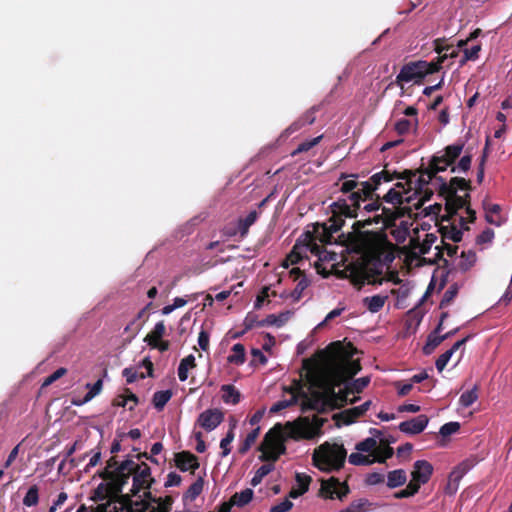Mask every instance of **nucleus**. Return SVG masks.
<instances>
[{
    "label": "nucleus",
    "instance_id": "57",
    "mask_svg": "<svg viewBox=\"0 0 512 512\" xmlns=\"http://www.w3.org/2000/svg\"><path fill=\"white\" fill-rule=\"evenodd\" d=\"M122 374L126 378L127 383H133L134 381H136L137 377H140L142 379L146 377L144 373L138 374V372L131 367L125 368Z\"/></svg>",
    "mask_w": 512,
    "mask_h": 512
},
{
    "label": "nucleus",
    "instance_id": "58",
    "mask_svg": "<svg viewBox=\"0 0 512 512\" xmlns=\"http://www.w3.org/2000/svg\"><path fill=\"white\" fill-rule=\"evenodd\" d=\"M470 165H471V156L465 155L460 159L457 166L452 167L451 171L452 172H456V171L466 172L470 168Z\"/></svg>",
    "mask_w": 512,
    "mask_h": 512
},
{
    "label": "nucleus",
    "instance_id": "29",
    "mask_svg": "<svg viewBox=\"0 0 512 512\" xmlns=\"http://www.w3.org/2000/svg\"><path fill=\"white\" fill-rule=\"evenodd\" d=\"M102 380H98L96 381L93 385L91 384H87V388H89V392L85 395V397L83 398V400H79V401H72V403L76 406H80L90 400H92L97 394L100 393L101 389H102Z\"/></svg>",
    "mask_w": 512,
    "mask_h": 512
},
{
    "label": "nucleus",
    "instance_id": "4",
    "mask_svg": "<svg viewBox=\"0 0 512 512\" xmlns=\"http://www.w3.org/2000/svg\"><path fill=\"white\" fill-rule=\"evenodd\" d=\"M420 175L414 180L412 190L414 196H420L417 203L413 204L415 209H419L433 195V191L427 188V185L435 179L439 182L440 193L446 197V210L454 214L465 205V199L457 195V191L467 190L470 184L464 178L454 177L447 183L442 177H436V173L428 166L418 171Z\"/></svg>",
    "mask_w": 512,
    "mask_h": 512
},
{
    "label": "nucleus",
    "instance_id": "62",
    "mask_svg": "<svg viewBox=\"0 0 512 512\" xmlns=\"http://www.w3.org/2000/svg\"><path fill=\"white\" fill-rule=\"evenodd\" d=\"M377 455L376 462L384 463L386 459L390 458L393 455V449L391 447H385L382 451H376Z\"/></svg>",
    "mask_w": 512,
    "mask_h": 512
},
{
    "label": "nucleus",
    "instance_id": "15",
    "mask_svg": "<svg viewBox=\"0 0 512 512\" xmlns=\"http://www.w3.org/2000/svg\"><path fill=\"white\" fill-rule=\"evenodd\" d=\"M175 462L181 471H195L199 467L197 457L188 451H182L175 454Z\"/></svg>",
    "mask_w": 512,
    "mask_h": 512
},
{
    "label": "nucleus",
    "instance_id": "61",
    "mask_svg": "<svg viewBox=\"0 0 512 512\" xmlns=\"http://www.w3.org/2000/svg\"><path fill=\"white\" fill-rule=\"evenodd\" d=\"M301 260V256L298 252L295 251V248L288 254L286 257L283 266L288 268L289 265L297 264Z\"/></svg>",
    "mask_w": 512,
    "mask_h": 512
},
{
    "label": "nucleus",
    "instance_id": "39",
    "mask_svg": "<svg viewBox=\"0 0 512 512\" xmlns=\"http://www.w3.org/2000/svg\"><path fill=\"white\" fill-rule=\"evenodd\" d=\"M204 480L200 477L198 478L190 487L188 488L185 497L190 501L195 500L203 490Z\"/></svg>",
    "mask_w": 512,
    "mask_h": 512
},
{
    "label": "nucleus",
    "instance_id": "49",
    "mask_svg": "<svg viewBox=\"0 0 512 512\" xmlns=\"http://www.w3.org/2000/svg\"><path fill=\"white\" fill-rule=\"evenodd\" d=\"M377 447V441L376 439L369 437L365 440L359 442L356 444V450L359 452H372Z\"/></svg>",
    "mask_w": 512,
    "mask_h": 512
},
{
    "label": "nucleus",
    "instance_id": "25",
    "mask_svg": "<svg viewBox=\"0 0 512 512\" xmlns=\"http://www.w3.org/2000/svg\"><path fill=\"white\" fill-rule=\"evenodd\" d=\"M222 399L225 403L237 404L240 401V393L233 385H223Z\"/></svg>",
    "mask_w": 512,
    "mask_h": 512
},
{
    "label": "nucleus",
    "instance_id": "37",
    "mask_svg": "<svg viewBox=\"0 0 512 512\" xmlns=\"http://www.w3.org/2000/svg\"><path fill=\"white\" fill-rule=\"evenodd\" d=\"M274 469L273 464H264L255 472L253 478L251 479V485L257 486L261 483L263 478L268 475Z\"/></svg>",
    "mask_w": 512,
    "mask_h": 512
},
{
    "label": "nucleus",
    "instance_id": "7",
    "mask_svg": "<svg viewBox=\"0 0 512 512\" xmlns=\"http://www.w3.org/2000/svg\"><path fill=\"white\" fill-rule=\"evenodd\" d=\"M346 456L347 451L343 445L325 442L314 450L312 460L320 470L331 472L343 467Z\"/></svg>",
    "mask_w": 512,
    "mask_h": 512
},
{
    "label": "nucleus",
    "instance_id": "2",
    "mask_svg": "<svg viewBox=\"0 0 512 512\" xmlns=\"http://www.w3.org/2000/svg\"><path fill=\"white\" fill-rule=\"evenodd\" d=\"M361 370L360 363L349 359L331 360L321 370L317 385L322 391H313L311 395L304 392L301 410H316L323 412L327 407L338 408L346 403V395L336 393L335 388L340 386L347 378H351Z\"/></svg>",
    "mask_w": 512,
    "mask_h": 512
},
{
    "label": "nucleus",
    "instance_id": "51",
    "mask_svg": "<svg viewBox=\"0 0 512 512\" xmlns=\"http://www.w3.org/2000/svg\"><path fill=\"white\" fill-rule=\"evenodd\" d=\"M419 490V487L417 486V483H413L412 481L409 482L407 487L401 491H398L394 494V497L397 499L401 498H408L413 495H415Z\"/></svg>",
    "mask_w": 512,
    "mask_h": 512
},
{
    "label": "nucleus",
    "instance_id": "47",
    "mask_svg": "<svg viewBox=\"0 0 512 512\" xmlns=\"http://www.w3.org/2000/svg\"><path fill=\"white\" fill-rule=\"evenodd\" d=\"M310 285V281L305 277L302 276V278L298 281L295 289L290 293V297L293 299V301H298L302 297L303 291Z\"/></svg>",
    "mask_w": 512,
    "mask_h": 512
},
{
    "label": "nucleus",
    "instance_id": "46",
    "mask_svg": "<svg viewBox=\"0 0 512 512\" xmlns=\"http://www.w3.org/2000/svg\"><path fill=\"white\" fill-rule=\"evenodd\" d=\"M291 393H292V396L290 399L288 400H281V401H277L276 403H274L271 408H270V412L271 413H277L293 404H295L297 402V395L294 393V391L291 390Z\"/></svg>",
    "mask_w": 512,
    "mask_h": 512
},
{
    "label": "nucleus",
    "instance_id": "28",
    "mask_svg": "<svg viewBox=\"0 0 512 512\" xmlns=\"http://www.w3.org/2000/svg\"><path fill=\"white\" fill-rule=\"evenodd\" d=\"M172 392L170 390L157 391L153 395V405L154 407L161 411L167 402L171 399Z\"/></svg>",
    "mask_w": 512,
    "mask_h": 512
},
{
    "label": "nucleus",
    "instance_id": "13",
    "mask_svg": "<svg viewBox=\"0 0 512 512\" xmlns=\"http://www.w3.org/2000/svg\"><path fill=\"white\" fill-rule=\"evenodd\" d=\"M150 468L143 464L135 471L131 492L136 496L140 490L149 488Z\"/></svg>",
    "mask_w": 512,
    "mask_h": 512
},
{
    "label": "nucleus",
    "instance_id": "17",
    "mask_svg": "<svg viewBox=\"0 0 512 512\" xmlns=\"http://www.w3.org/2000/svg\"><path fill=\"white\" fill-rule=\"evenodd\" d=\"M371 401L368 400L362 405L347 409L341 413V417L345 424L352 423L356 418L362 416L370 407Z\"/></svg>",
    "mask_w": 512,
    "mask_h": 512
},
{
    "label": "nucleus",
    "instance_id": "35",
    "mask_svg": "<svg viewBox=\"0 0 512 512\" xmlns=\"http://www.w3.org/2000/svg\"><path fill=\"white\" fill-rule=\"evenodd\" d=\"M476 262V254L474 252H462L461 260L458 263V267L461 271L469 270Z\"/></svg>",
    "mask_w": 512,
    "mask_h": 512
},
{
    "label": "nucleus",
    "instance_id": "53",
    "mask_svg": "<svg viewBox=\"0 0 512 512\" xmlns=\"http://www.w3.org/2000/svg\"><path fill=\"white\" fill-rule=\"evenodd\" d=\"M295 479L299 490L303 491V493L308 491L309 484L312 480L310 476L304 473H296Z\"/></svg>",
    "mask_w": 512,
    "mask_h": 512
},
{
    "label": "nucleus",
    "instance_id": "36",
    "mask_svg": "<svg viewBox=\"0 0 512 512\" xmlns=\"http://www.w3.org/2000/svg\"><path fill=\"white\" fill-rule=\"evenodd\" d=\"M469 470V465L467 463H461L449 474L448 480L453 484H457L459 486V482L464 476V474Z\"/></svg>",
    "mask_w": 512,
    "mask_h": 512
},
{
    "label": "nucleus",
    "instance_id": "40",
    "mask_svg": "<svg viewBox=\"0 0 512 512\" xmlns=\"http://www.w3.org/2000/svg\"><path fill=\"white\" fill-rule=\"evenodd\" d=\"M236 426V422L233 423L229 431L227 432L226 436L221 440L220 447L222 449V456H227L231 449L230 444L234 440V428Z\"/></svg>",
    "mask_w": 512,
    "mask_h": 512
},
{
    "label": "nucleus",
    "instance_id": "26",
    "mask_svg": "<svg viewBox=\"0 0 512 512\" xmlns=\"http://www.w3.org/2000/svg\"><path fill=\"white\" fill-rule=\"evenodd\" d=\"M258 218L257 211H251L244 219H240L238 222V228L241 237H245L248 233L250 226H252Z\"/></svg>",
    "mask_w": 512,
    "mask_h": 512
},
{
    "label": "nucleus",
    "instance_id": "55",
    "mask_svg": "<svg viewBox=\"0 0 512 512\" xmlns=\"http://www.w3.org/2000/svg\"><path fill=\"white\" fill-rule=\"evenodd\" d=\"M459 428H460V424L458 422H449V423L444 424L440 428V434L443 437H446V436H449V435L457 432L459 430Z\"/></svg>",
    "mask_w": 512,
    "mask_h": 512
},
{
    "label": "nucleus",
    "instance_id": "50",
    "mask_svg": "<svg viewBox=\"0 0 512 512\" xmlns=\"http://www.w3.org/2000/svg\"><path fill=\"white\" fill-rule=\"evenodd\" d=\"M481 50V46L479 44H474L470 48L464 49V56L460 60V64L463 65L469 60H475L478 58V53Z\"/></svg>",
    "mask_w": 512,
    "mask_h": 512
},
{
    "label": "nucleus",
    "instance_id": "18",
    "mask_svg": "<svg viewBox=\"0 0 512 512\" xmlns=\"http://www.w3.org/2000/svg\"><path fill=\"white\" fill-rule=\"evenodd\" d=\"M291 311H284L281 312L278 315L270 314L268 315L264 320L258 323L259 326H276L281 327L283 326L292 316Z\"/></svg>",
    "mask_w": 512,
    "mask_h": 512
},
{
    "label": "nucleus",
    "instance_id": "19",
    "mask_svg": "<svg viewBox=\"0 0 512 512\" xmlns=\"http://www.w3.org/2000/svg\"><path fill=\"white\" fill-rule=\"evenodd\" d=\"M388 300L387 295H374L371 297H365L363 299V305L367 308L371 313L379 312L385 305Z\"/></svg>",
    "mask_w": 512,
    "mask_h": 512
},
{
    "label": "nucleus",
    "instance_id": "10",
    "mask_svg": "<svg viewBox=\"0 0 512 512\" xmlns=\"http://www.w3.org/2000/svg\"><path fill=\"white\" fill-rule=\"evenodd\" d=\"M321 492L329 498H333L336 495L339 499H342L349 493V487L346 483H340L335 477H330L327 480H322Z\"/></svg>",
    "mask_w": 512,
    "mask_h": 512
},
{
    "label": "nucleus",
    "instance_id": "64",
    "mask_svg": "<svg viewBox=\"0 0 512 512\" xmlns=\"http://www.w3.org/2000/svg\"><path fill=\"white\" fill-rule=\"evenodd\" d=\"M384 481V475L381 473L373 472L367 475L366 483L368 485H376Z\"/></svg>",
    "mask_w": 512,
    "mask_h": 512
},
{
    "label": "nucleus",
    "instance_id": "1",
    "mask_svg": "<svg viewBox=\"0 0 512 512\" xmlns=\"http://www.w3.org/2000/svg\"><path fill=\"white\" fill-rule=\"evenodd\" d=\"M380 216L373 219L356 221L352 225V231L343 234V243L349 251L356 253V260L349 263L342 273L349 278L353 285L361 289L365 283L381 285L383 279L376 276L382 274V264L379 259L380 239L377 232L364 230L372 223H379Z\"/></svg>",
    "mask_w": 512,
    "mask_h": 512
},
{
    "label": "nucleus",
    "instance_id": "16",
    "mask_svg": "<svg viewBox=\"0 0 512 512\" xmlns=\"http://www.w3.org/2000/svg\"><path fill=\"white\" fill-rule=\"evenodd\" d=\"M441 330V323H439L435 330L429 334L427 342L423 347V353L425 355L431 354L438 345L448 339V335H438Z\"/></svg>",
    "mask_w": 512,
    "mask_h": 512
},
{
    "label": "nucleus",
    "instance_id": "59",
    "mask_svg": "<svg viewBox=\"0 0 512 512\" xmlns=\"http://www.w3.org/2000/svg\"><path fill=\"white\" fill-rule=\"evenodd\" d=\"M458 292V289L456 286H451L449 287V289H447L444 293V296H443V299L441 301V304L440 306L441 307H444V306H447L449 305V303L454 299V297L456 296Z\"/></svg>",
    "mask_w": 512,
    "mask_h": 512
},
{
    "label": "nucleus",
    "instance_id": "3",
    "mask_svg": "<svg viewBox=\"0 0 512 512\" xmlns=\"http://www.w3.org/2000/svg\"><path fill=\"white\" fill-rule=\"evenodd\" d=\"M325 419L316 416L310 420L309 417H300L295 421L287 422L285 428L286 435L281 424H276L264 436L259 447L262 454L259 456L261 461H276L280 455L286 451L285 440L290 437L294 439L304 438L312 439L321 433V427Z\"/></svg>",
    "mask_w": 512,
    "mask_h": 512
},
{
    "label": "nucleus",
    "instance_id": "60",
    "mask_svg": "<svg viewBox=\"0 0 512 512\" xmlns=\"http://www.w3.org/2000/svg\"><path fill=\"white\" fill-rule=\"evenodd\" d=\"M366 504L367 501L363 499L354 501L343 512H363Z\"/></svg>",
    "mask_w": 512,
    "mask_h": 512
},
{
    "label": "nucleus",
    "instance_id": "56",
    "mask_svg": "<svg viewBox=\"0 0 512 512\" xmlns=\"http://www.w3.org/2000/svg\"><path fill=\"white\" fill-rule=\"evenodd\" d=\"M451 357L452 351L447 350L437 358L435 365L439 372H442L444 370Z\"/></svg>",
    "mask_w": 512,
    "mask_h": 512
},
{
    "label": "nucleus",
    "instance_id": "48",
    "mask_svg": "<svg viewBox=\"0 0 512 512\" xmlns=\"http://www.w3.org/2000/svg\"><path fill=\"white\" fill-rule=\"evenodd\" d=\"M322 139V136H318V137H315L311 140H307V141H304L302 142L301 144L298 145V147L292 152V156H295L296 154H299V153H302V152H307L309 151L311 148H313L314 146H316L320 140Z\"/></svg>",
    "mask_w": 512,
    "mask_h": 512
},
{
    "label": "nucleus",
    "instance_id": "41",
    "mask_svg": "<svg viewBox=\"0 0 512 512\" xmlns=\"http://www.w3.org/2000/svg\"><path fill=\"white\" fill-rule=\"evenodd\" d=\"M417 173H418V171L404 170L402 173H396L395 172V173L391 174L389 172V175L392 177V180L394 178L406 180V184L409 187L408 190L412 191V185H413L414 178L416 177Z\"/></svg>",
    "mask_w": 512,
    "mask_h": 512
},
{
    "label": "nucleus",
    "instance_id": "34",
    "mask_svg": "<svg viewBox=\"0 0 512 512\" xmlns=\"http://www.w3.org/2000/svg\"><path fill=\"white\" fill-rule=\"evenodd\" d=\"M486 209V220L490 224H494L499 226L501 224L499 212H500V206L498 204H491L488 207H485Z\"/></svg>",
    "mask_w": 512,
    "mask_h": 512
},
{
    "label": "nucleus",
    "instance_id": "8",
    "mask_svg": "<svg viewBox=\"0 0 512 512\" xmlns=\"http://www.w3.org/2000/svg\"><path fill=\"white\" fill-rule=\"evenodd\" d=\"M140 466L141 465L135 463L133 460L127 459L117 467V471L113 478V485L116 493L122 492L123 486L127 483L130 475L132 473L134 474Z\"/></svg>",
    "mask_w": 512,
    "mask_h": 512
},
{
    "label": "nucleus",
    "instance_id": "54",
    "mask_svg": "<svg viewBox=\"0 0 512 512\" xmlns=\"http://www.w3.org/2000/svg\"><path fill=\"white\" fill-rule=\"evenodd\" d=\"M66 373H67L66 368H63V367L58 368L55 372H53L50 376H48L44 380L42 387H47V386L51 385L52 383H54L55 381H57L58 379L63 377Z\"/></svg>",
    "mask_w": 512,
    "mask_h": 512
},
{
    "label": "nucleus",
    "instance_id": "45",
    "mask_svg": "<svg viewBox=\"0 0 512 512\" xmlns=\"http://www.w3.org/2000/svg\"><path fill=\"white\" fill-rule=\"evenodd\" d=\"M442 236L445 239L452 240L453 242H460L462 240V231L456 227H443L441 229Z\"/></svg>",
    "mask_w": 512,
    "mask_h": 512
},
{
    "label": "nucleus",
    "instance_id": "32",
    "mask_svg": "<svg viewBox=\"0 0 512 512\" xmlns=\"http://www.w3.org/2000/svg\"><path fill=\"white\" fill-rule=\"evenodd\" d=\"M165 331H166L165 324L163 321H160L155 324L151 333L146 335L144 341L147 342L148 345L153 343V341H159L165 334Z\"/></svg>",
    "mask_w": 512,
    "mask_h": 512
},
{
    "label": "nucleus",
    "instance_id": "42",
    "mask_svg": "<svg viewBox=\"0 0 512 512\" xmlns=\"http://www.w3.org/2000/svg\"><path fill=\"white\" fill-rule=\"evenodd\" d=\"M478 399L477 386H474L471 390L464 392L459 399L460 404L463 407L471 406Z\"/></svg>",
    "mask_w": 512,
    "mask_h": 512
},
{
    "label": "nucleus",
    "instance_id": "21",
    "mask_svg": "<svg viewBox=\"0 0 512 512\" xmlns=\"http://www.w3.org/2000/svg\"><path fill=\"white\" fill-rule=\"evenodd\" d=\"M370 383V377L365 376L354 380L352 383L346 385L345 389L340 390L338 393L346 395V402L348 401V395L351 393H360Z\"/></svg>",
    "mask_w": 512,
    "mask_h": 512
},
{
    "label": "nucleus",
    "instance_id": "22",
    "mask_svg": "<svg viewBox=\"0 0 512 512\" xmlns=\"http://www.w3.org/2000/svg\"><path fill=\"white\" fill-rule=\"evenodd\" d=\"M407 481L406 472L403 469L390 471L387 476V486L389 488H396L402 486Z\"/></svg>",
    "mask_w": 512,
    "mask_h": 512
},
{
    "label": "nucleus",
    "instance_id": "9",
    "mask_svg": "<svg viewBox=\"0 0 512 512\" xmlns=\"http://www.w3.org/2000/svg\"><path fill=\"white\" fill-rule=\"evenodd\" d=\"M426 66L424 63L410 62L404 65L400 73L396 77V84L402 86L404 82L416 81L417 79L423 78L421 68Z\"/></svg>",
    "mask_w": 512,
    "mask_h": 512
},
{
    "label": "nucleus",
    "instance_id": "24",
    "mask_svg": "<svg viewBox=\"0 0 512 512\" xmlns=\"http://www.w3.org/2000/svg\"><path fill=\"white\" fill-rule=\"evenodd\" d=\"M451 164L452 162L442 154L433 156L429 162V167L437 174L438 172L445 171Z\"/></svg>",
    "mask_w": 512,
    "mask_h": 512
},
{
    "label": "nucleus",
    "instance_id": "63",
    "mask_svg": "<svg viewBox=\"0 0 512 512\" xmlns=\"http://www.w3.org/2000/svg\"><path fill=\"white\" fill-rule=\"evenodd\" d=\"M293 504L290 500L285 499L281 503L273 506L270 512H287L292 508Z\"/></svg>",
    "mask_w": 512,
    "mask_h": 512
},
{
    "label": "nucleus",
    "instance_id": "38",
    "mask_svg": "<svg viewBox=\"0 0 512 512\" xmlns=\"http://www.w3.org/2000/svg\"><path fill=\"white\" fill-rule=\"evenodd\" d=\"M259 433L260 427H256L246 436L243 444L239 448L240 454H245L251 448V446L255 443L257 437L259 436Z\"/></svg>",
    "mask_w": 512,
    "mask_h": 512
},
{
    "label": "nucleus",
    "instance_id": "5",
    "mask_svg": "<svg viewBox=\"0 0 512 512\" xmlns=\"http://www.w3.org/2000/svg\"><path fill=\"white\" fill-rule=\"evenodd\" d=\"M382 181H392L389 171L384 170L376 173L365 182H357L354 179L344 181L340 190L343 193H349V195L347 199H339L334 203V212L345 217H357L356 211L360 207V202L370 198Z\"/></svg>",
    "mask_w": 512,
    "mask_h": 512
},
{
    "label": "nucleus",
    "instance_id": "23",
    "mask_svg": "<svg viewBox=\"0 0 512 512\" xmlns=\"http://www.w3.org/2000/svg\"><path fill=\"white\" fill-rule=\"evenodd\" d=\"M195 358L193 355H188L183 358L178 367V377L180 381H186L188 378V371L190 368L195 367Z\"/></svg>",
    "mask_w": 512,
    "mask_h": 512
},
{
    "label": "nucleus",
    "instance_id": "52",
    "mask_svg": "<svg viewBox=\"0 0 512 512\" xmlns=\"http://www.w3.org/2000/svg\"><path fill=\"white\" fill-rule=\"evenodd\" d=\"M442 62L443 61L441 60L440 57L437 62L419 61V63H424L426 65L423 68H421L423 76H426L428 74H432V73L439 71V69L441 68Z\"/></svg>",
    "mask_w": 512,
    "mask_h": 512
},
{
    "label": "nucleus",
    "instance_id": "27",
    "mask_svg": "<svg viewBox=\"0 0 512 512\" xmlns=\"http://www.w3.org/2000/svg\"><path fill=\"white\" fill-rule=\"evenodd\" d=\"M253 494H254L253 490L250 488H247L239 493L238 492L235 493L231 497L230 501H231V503H233V505L244 506L252 500Z\"/></svg>",
    "mask_w": 512,
    "mask_h": 512
},
{
    "label": "nucleus",
    "instance_id": "6",
    "mask_svg": "<svg viewBox=\"0 0 512 512\" xmlns=\"http://www.w3.org/2000/svg\"><path fill=\"white\" fill-rule=\"evenodd\" d=\"M146 498L132 500L129 495H122L117 505L116 502H107L98 506V512H169V506L159 500L150 497V492H144Z\"/></svg>",
    "mask_w": 512,
    "mask_h": 512
},
{
    "label": "nucleus",
    "instance_id": "44",
    "mask_svg": "<svg viewBox=\"0 0 512 512\" xmlns=\"http://www.w3.org/2000/svg\"><path fill=\"white\" fill-rule=\"evenodd\" d=\"M38 501V487L36 485H33L28 489L26 495L24 496L23 504L27 507H31L37 505Z\"/></svg>",
    "mask_w": 512,
    "mask_h": 512
},
{
    "label": "nucleus",
    "instance_id": "14",
    "mask_svg": "<svg viewBox=\"0 0 512 512\" xmlns=\"http://www.w3.org/2000/svg\"><path fill=\"white\" fill-rule=\"evenodd\" d=\"M429 418L426 415H419L410 420L401 422L399 424V430L406 434H419L428 425Z\"/></svg>",
    "mask_w": 512,
    "mask_h": 512
},
{
    "label": "nucleus",
    "instance_id": "30",
    "mask_svg": "<svg viewBox=\"0 0 512 512\" xmlns=\"http://www.w3.org/2000/svg\"><path fill=\"white\" fill-rule=\"evenodd\" d=\"M315 121V108L308 110L298 121L294 122L288 130L291 132L297 131L305 124H312Z\"/></svg>",
    "mask_w": 512,
    "mask_h": 512
},
{
    "label": "nucleus",
    "instance_id": "20",
    "mask_svg": "<svg viewBox=\"0 0 512 512\" xmlns=\"http://www.w3.org/2000/svg\"><path fill=\"white\" fill-rule=\"evenodd\" d=\"M409 192H410L409 190L400 192L394 188H391L384 196V200L393 205H401L404 202L411 203L413 200L412 195L404 197V195L408 194Z\"/></svg>",
    "mask_w": 512,
    "mask_h": 512
},
{
    "label": "nucleus",
    "instance_id": "11",
    "mask_svg": "<svg viewBox=\"0 0 512 512\" xmlns=\"http://www.w3.org/2000/svg\"><path fill=\"white\" fill-rule=\"evenodd\" d=\"M433 472V466L426 460H418L414 463L413 471L411 472L413 483H417L420 488L422 484H426Z\"/></svg>",
    "mask_w": 512,
    "mask_h": 512
},
{
    "label": "nucleus",
    "instance_id": "31",
    "mask_svg": "<svg viewBox=\"0 0 512 512\" xmlns=\"http://www.w3.org/2000/svg\"><path fill=\"white\" fill-rule=\"evenodd\" d=\"M232 352L230 356H228V362L241 365L245 362V348L242 344L237 343L232 347Z\"/></svg>",
    "mask_w": 512,
    "mask_h": 512
},
{
    "label": "nucleus",
    "instance_id": "33",
    "mask_svg": "<svg viewBox=\"0 0 512 512\" xmlns=\"http://www.w3.org/2000/svg\"><path fill=\"white\" fill-rule=\"evenodd\" d=\"M348 459L353 465H371L376 462L374 454L363 455L361 453H351Z\"/></svg>",
    "mask_w": 512,
    "mask_h": 512
},
{
    "label": "nucleus",
    "instance_id": "12",
    "mask_svg": "<svg viewBox=\"0 0 512 512\" xmlns=\"http://www.w3.org/2000/svg\"><path fill=\"white\" fill-rule=\"evenodd\" d=\"M223 421V413L217 409H208L198 417V423L206 431L214 430Z\"/></svg>",
    "mask_w": 512,
    "mask_h": 512
},
{
    "label": "nucleus",
    "instance_id": "43",
    "mask_svg": "<svg viewBox=\"0 0 512 512\" xmlns=\"http://www.w3.org/2000/svg\"><path fill=\"white\" fill-rule=\"evenodd\" d=\"M464 144L463 143H455L452 145H449L444 150V155L447 157L450 162H454L456 158H458L463 150Z\"/></svg>",
    "mask_w": 512,
    "mask_h": 512
}]
</instances>
